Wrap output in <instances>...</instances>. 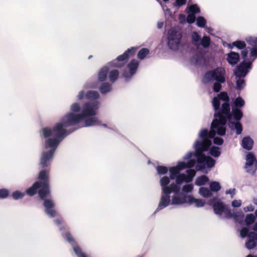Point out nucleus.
I'll use <instances>...</instances> for the list:
<instances>
[{"label": "nucleus", "mask_w": 257, "mask_h": 257, "mask_svg": "<svg viewBox=\"0 0 257 257\" xmlns=\"http://www.w3.org/2000/svg\"><path fill=\"white\" fill-rule=\"evenodd\" d=\"M215 119L212 121L211 124V128L215 129L216 133L220 136H224L225 134V125L227 120L230 121L232 119V115L228 116L223 113H218L215 115Z\"/></svg>", "instance_id": "obj_3"}, {"label": "nucleus", "mask_w": 257, "mask_h": 257, "mask_svg": "<svg viewBox=\"0 0 257 257\" xmlns=\"http://www.w3.org/2000/svg\"><path fill=\"white\" fill-rule=\"evenodd\" d=\"M245 40L248 45L252 47L250 51V56L257 57V37L250 36L246 38Z\"/></svg>", "instance_id": "obj_19"}, {"label": "nucleus", "mask_w": 257, "mask_h": 257, "mask_svg": "<svg viewBox=\"0 0 257 257\" xmlns=\"http://www.w3.org/2000/svg\"><path fill=\"white\" fill-rule=\"evenodd\" d=\"M111 85L108 82L102 83L100 86L99 87V90L100 92L103 94H105L110 92L111 90Z\"/></svg>", "instance_id": "obj_29"}, {"label": "nucleus", "mask_w": 257, "mask_h": 257, "mask_svg": "<svg viewBox=\"0 0 257 257\" xmlns=\"http://www.w3.org/2000/svg\"><path fill=\"white\" fill-rule=\"evenodd\" d=\"M233 218L236 222H238L240 225H242L243 223L244 216L241 211H238L234 213Z\"/></svg>", "instance_id": "obj_32"}, {"label": "nucleus", "mask_w": 257, "mask_h": 257, "mask_svg": "<svg viewBox=\"0 0 257 257\" xmlns=\"http://www.w3.org/2000/svg\"><path fill=\"white\" fill-rule=\"evenodd\" d=\"M65 238L69 242L72 243L74 251L78 256V257H87L84 253L81 252L80 248L76 245L74 244L73 239L69 233H66L65 235Z\"/></svg>", "instance_id": "obj_22"}, {"label": "nucleus", "mask_w": 257, "mask_h": 257, "mask_svg": "<svg viewBox=\"0 0 257 257\" xmlns=\"http://www.w3.org/2000/svg\"><path fill=\"white\" fill-rule=\"evenodd\" d=\"M98 108L99 102L98 101H88L83 105L82 110L80 114L84 119L88 116H95Z\"/></svg>", "instance_id": "obj_7"}, {"label": "nucleus", "mask_w": 257, "mask_h": 257, "mask_svg": "<svg viewBox=\"0 0 257 257\" xmlns=\"http://www.w3.org/2000/svg\"><path fill=\"white\" fill-rule=\"evenodd\" d=\"M221 83H222L218 81H216L214 83L213 90L214 91V92H218L220 91L222 87Z\"/></svg>", "instance_id": "obj_60"}, {"label": "nucleus", "mask_w": 257, "mask_h": 257, "mask_svg": "<svg viewBox=\"0 0 257 257\" xmlns=\"http://www.w3.org/2000/svg\"><path fill=\"white\" fill-rule=\"evenodd\" d=\"M192 43L196 46L198 47L200 45L201 36L197 32H193L191 36Z\"/></svg>", "instance_id": "obj_30"}, {"label": "nucleus", "mask_w": 257, "mask_h": 257, "mask_svg": "<svg viewBox=\"0 0 257 257\" xmlns=\"http://www.w3.org/2000/svg\"><path fill=\"white\" fill-rule=\"evenodd\" d=\"M10 195V191L6 189H0V198L4 199L8 197Z\"/></svg>", "instance_id": "obj_53"}, {"label": "nucleus", "mask_w": 257, "mask_h": 257, "mask_svg": "<svg viewBox=\"0 0 257 257\" xmlns=\"http://www.w3.org/2000/svg\"><path fill=\"white\" fill-rule=\"evenodd\" d=\"M137 50V47H134L128 49L122 54L118 56L112 61V65L114 67H121L127 62L130 57L135 55Z\"/></svg>", "instance_id": "obj_8"}, {"label": "nucleus", "mask_w": 257, "mask_h": 257, "mask_svg": "<svg viewBox=\"0 0 257 257\" xmlns=\"http://www.w3.org/2000/svg\"><path fill=\"white\" fill-rule=\"evenodd\" d=\"M188 201L190 203H195L197 207H202L205 204V202L201 199L194 198L193 197L189 196L188 197Z\"/></svg>", "instance_id": "obj_36"}, {"label": "nucleus", "mask_w": 257, "mask_h": 257, "mask_svg": "<svg viewBox=\"0 0 257 257\" xmlns=\"http://www.w3.org/2000/svg\"><path fill=\"white\" fill-rule=\"evenodd\" d=\"M240 235L242 238L248 237L245 246L248 249H253L257 245V234L254 231H257V226H245L241 229H239ZM246 257H254L249 254ZM257 257V256H255Z\"/></svg>", "instance_id": "obj_2"}, {"label": "nucleus", "mask_w": 257, "mask_h": 257, "mask_svg": "<svg viewBox=\"0 0 257 257\" xmlns=\"http://www.w3.org/2000/svg\"><path fill=\"white\" fill-rule=\"evenodd\" d=\"M199 193L204 197L207 198L212 195L211 190L206 187H201L199 189Z\"/></svg>", "instance_id": "obj_43"}, {"label": "nucleus", "mask_w": 257, "mask_h": 257, "mask_svg": "<svg viewBox=\"0 0 257 257\" xmlns=\"http://www.w3.org/2000/svg\"><path fill=\"white\" fill-rule=\"evenodd\" d=\"M83 119L81 114L69 112L64 116L61 119L64 127L73 126L79 123Z\"/></svg>", "instance_id": "obj_9"}, {"label": "nucleus", "mask_w": 257, "mask_h": 257, "mask_svg": "<svg viewBox=\"0 0 257 257\" xmlns=\"http://www.w3.org/2000/svg\"><path fill=\"white\" fill-rule=\"evenodd\" d=\"M255 220V216L253 214H248L244 218V220L245 222V225H251L254 223Z\"/></svg>", "instance_id": "obj_41"}, {"label": "nucleus", "mask_w": 257, "mask_h": 257, "mask_svg": "<svg viewBox=\"0 0 257 257\" xmlns=\"http://www.w3.org/2000/svg\"><path fill=\"white\" fill-rule=\"evenodd\" d=\"M39 180L26 190V193L34 196L38 193L40 198L44 201L43 206L45 211L51 217L56 215L57 212L54 209L55 203L51 199H47L51 195L49 184V169H44L40 171L38 175Z\"/></svg>", "instance_id": "obj_1"}, {"label": "nucleus", "mask_w": 257, "mask_h": 257, "mask_svg": "<svg viewBox=\"0 0 257 257\" xmlns=\"http://www.w3.org/2000/svg\"><path fill=\"white\" fill-rule=\"evenodd\" d=\"M119 75V72L117 70H112L108 73V77L109 80L112 82L114 83L118 79Z\"/></svg>", "instance_id": "obj_33"}, {"label": "nucleus", "mask_w": 257, "mask_h": 257, "mask_svg": "<svg viewBox=\"0 0 257 257\" xmlns=\"http://www.w3.org/2000/svg\"><path fill=\"white\" fill-rule=\"evenodd\" d=\"M204 79L207 82L211 80L224 83L225 81V74L224 70L221 68H217L212 70L207 71L204 76Z\"/></svg>", "instance_id": "obj_6"}, {"label": "nucleus", "mask_w": 257, "mask_h": 257, "mask_svg": "<svg viewBox=\"0 0 257 257\" xmlns=\"http://www.w3.org/2000/svg\"><path fill=\"white\" fill-rule=\"evenodd\" d=\"M109 68L107 67H103L98 73V80L99 82H104L108 73Z\"/></svg>", "instance_id": "obj_25"}, {"label": "nucleus", "mask_w": 257, "mask_h": 257, "mask_svg": "<svg viewBox=\"0 0 257 257\" xmlns=\"http://www.w3.org/2000/svg\"><path fill=\"white\" fill-rule=\"evenodd\" d=\"M245 85V81L243 79H239L236 81V89L238 90L242 89Z\"/></svg>", "instance_id": "obj_56"}, {"label": "nucleus", "mask_w": 257, "mask_h": 257, "mask_svg": "<svg viewBox=\"0 0 257 257\" xmlns=\"http://www.w3.org/2000/svg\"><path fill=\"white\" fill-rule=\"evenodd\" d=\"M187 13H190L195 15L200 12V10L198 6L196 4L192 5L188 7Z\"/></svg>", "instance_id": "obj_38"}, {"label": "nucleus", "mask_w": 257, "mask_h": 257, "mask_svg": "<svg viewBox=\"0 0 257 257\" xmlns=\"http://www.w3.org/2000/svg\"><path fill=\"white\" fill-rule=\"evenodd\" d=\"M85 97L88 99L96 100L99 97V94L96 91L89 90L86 93Z\"/></svg>", "instance_id": "obj_37"}, {"label": "nucleus", "mask_w": 257, "mask_h": 257, "mask_svg": "<svg viewBox=\"0 0 257 257\" xmlns=\"http://www.w3.org/2000/svg\"><path fill=\"white\" fill-rule=\"evenodd\" d=\"M251 65L252 61H242L236 67V70L234 71L235 75L239 78L244 77L248 73V70L251 68Z\"/></svg>", "instance_id": "obj_12"}, {"label": "nucleus", "mask_w": 257, "mask_h": 257, "mask_svg": "<svg viewBox=\"0 0 257 257\" xmlns=\"http://www.w3.org/2000/svg\"><path fill=\"white\" fill-rule=\"evenodd\" d=\"M187 0H176L175 2L173 4V6L175 7H181L185 5L186 3Z\"/></svg>", "instance_id": "obj_59"}, {"label": "nucleus", "mask_w": 257, "mask_h": 257, "mask_svg": "<svg viewBox=\"0 0 257 257\" xmlns=\"http://www.w3.org/2000/svg\"><path fill=\"white\" fill-rule=\"evenodd\" d=\"M54 154L52 151H45L42 153L40 162L41 168H47L50 165Z\"/></svg>", "instance_id": "obj_16"}, {"label": "nucleus", "mask_w": 257, "mask_h": 257, "mask_svg": "<svg viewBox=\"0 0 257 257\" xmlns=\"http://www.w3.org/2000/svg\"><path fill=\"white\" fill-rule=\"evenodd\" d=\"M232 117L237 121H239L243 116V113L238 108H232L231 112Z\"/></svg>", "instance_id": "obj_27"}, {"label": "nucleus", "mask_w": 257, "mask_h": 257, "mask_svg": "<svg viewBox=\"0 0 257 257\" xmlns=\"http://www.w3.org/2000/svg\"><path fill=\"white\" fill-rule=\"evenodd\" d=\"M245 168L249 173H254L257 169V160L254 155L249 152L246 156Z\"/></svg>", "instance_id": "obj_13"}, {"label": "nucleus", "mask_w": 257, "mask_h": 257, "mask_svg": "<svg viewBox=\"0 0 257 257\" xmlns=\"http://www.w3.org/2000/svg\"><path fill=\"white\" fill-rule=\"evenodd\" d=\"M176 179V184L177 185L180 186V185L184 182H187V175L185 174H180L178 176L175 178Z\"/></svg>", "instance_id": "obj_40"}, {"label": "nucleus", "mask_w": 257, "mask_h": 257, "mask_svg": "<svg viewBox=\"0 0 257 257\" xmlns=\"http://www.w3.org/2000/svg\"><path fill=\"white\" fill-rule=\"evenodd\" d=\"M210 154L214 157H219L221 154L219 148L216 146H212L210 149Z\"/></svg>", "instance_id": "obj_44"}, {"label": "nucleus", "mask_w": 257, "mask_h": 257, "mask_svg": "<svg viewBox=\"0 0 257 257\" xmlns=\"http://www.w3.org/2000/svg\"><path fill=\"white\" fill-rule=\"evenodd\" d=\"M229 125L230 127H231L232 125L234 126V128L236 130V133L237 135L241 134L242 131V126L240 122L239 121L231 122L230 120L229 121Z\"/></svg>", "instance_id": "obj_35"}, {"label": "nucleus", "mask_w": 257, "mask_h": 257, "mask_svg": "<svg viewBox=\"0 0 257 257\" xmlns=\"http://www.w3.org/2000/svg\"><path fill=\"white\" fill-rule=\"evenodd\" d=\"M212 104L215 111L214 115V117H215V115L220 112L221 110V108H220V101L219 98L217 97H214L212 101Z\"/></svg>", "instance_id": "obj_28"}, {"label": "nucleus", "mask_w": 257, "mask_h": 257, "mask_svg": "<svg viewBox=\"0 0 257 257\" xmlns=\"http://www.w3.org/2000/svg\"><path fill=\"white\" fill-rule=\"evenodd\" d=\"M25 196V194L19 191H14L12 194V197L15 200H18L23 198Z\"/></svg>", "instance_id": "obj_52"}, {"label": "nucleus", "mask_w": 257, "mask_h": 257, "mask_svg": "<svg viewBox=\"0 0 257 257\" xmlns=\"http://www.w3.org/2000/svg\"><path fill=\"white\" fill-rule=\"evenodd\" d=\"M188 14V15L186 17L187 22L190 24L194 23L196 19L195 15L190 13Z\"/></svg>", "instance_id": "obj_55"}, {"label": "nucleus", "mask_w": 257, "mask_h": 257, "mask_svg": "<svg viewBox=\"0 0 257 257\" xmlns=\"http://www.w3.org/2000/svg\"><path fill=\"white\" fill-rule=\"evenodd\" d=\"M54 223L56 225H61L64 224L65 223V221L62 217L59 216L55 219Z\"/></svg>", "instance_id": "obj_64"}, {"label": "nucleus", "mask_w": 257, "mask_h": 257, "mask_svg": "<svg viewBox=\"0 0 257 257\" xmlns=\"http://www.w3.org/2000/svg\"><path fill=\"white\" fill-rule=\"evenodd\" d=\"M193 186L192 184H187L182 187V191L186 193H189L192 191Z\"/></svg>", "instance_id": "obj_58"}, {"label": "nucleus", "mask_w": 257, "mask_h": 257, "mask_svg": "<svg viewBox=\"0 0 257 257\" xmlns=\"http://www.w3.org/2000/svg\"><path fill=\"white\" fill-rule=\"evenodd\" d=\"M232 45L237 47L238 49L242 50L244 49L246 47V44L244 41L237 40L235 42H233L232 43Z\"/></svg>", "instance_id": "obj_45"}, {"label": "nucleus", "mask_w": 257, "mask_h": 257, "mask_svg": "<svg viewBox=\"0 0 257 257\" xmlns=\"http://www.w3.org/2000/svg\"><path fill=\"white\" fill-rule=\"evenodd\" d=\"M71 112L74 113L79 112L81 110L80 105L78 103H73L70 107Z\"/></svg>", "instance_id": "obj_49"}, {"label": "nucleus", "mask_w": 257, "mask_h": 257, "mask_svg": "<svg viewBox=\"0 0 257 257\" xmlns=\"http://www.w3.org/2000/svg\"><path fill=\"white\" fill-rule=\"evenodd\" d=\"M88 118H85V125L86 126H89L94 125H100L101 122L96 117L88 116Z\"/></svg>", "instance_id": "obj_26"}, {"label": "nucleus", "mask_w": 257, "mask_h": 257, "mask_svg": "<svg viewBox=\"0 0 257 257\" xmlns=\"http://www.w3.org/2000/svg\"><path fill=\"white\" fill-rule=\"evenodd\" d=\"M205 163L208 168H212L214 166L215 161L211 157L208 156Z\"/></svg>", "instance_id": "obj_54"}, {"label": "nucleus", "mask_w": 257, "mask_h": 257, "mask_svg": "<svg viewBox=\"0 0 257 257\" xmlns=\"http://www.w3.org/2000/svg\"><path fill=\"white\" fill-rule=\"evenodd\" d=\"M217 97L220 100H223L224 102L222 104L221 110H220V113H223L229 116L231 114L230 111V105L229 103V97L227 92L225 91L221 92L218 95Z\"/></svg>", "instance_id": "obj_11"}, {"label": "nucleus", "mask_w": 257, "mask_h": 257, "mask_svg": "<svg viewBox=\"0 0 257 257\" xmlns=\"http://www.w3.org/2000/svg\"><path fill=\"white\" fill-rule=\"evenodd\" d=\"M239 60V55L238 53L231 51L227 54V61L229 64L234 65Z\"/></svg>", "instance_id": "obj_23"}, {"label": "nucleus", "mask_w": 257, "mask_h": 257, "mask_svg": "<svg viewBox=\"0 0 257 257\" xmlns=\"http://www.w3.org/2000/svg\"><path fill=\"white\" fill-rule=\"evenodd\" d=\"M206 24V20L201 16L198 17L196 19V25L197 26L204 28Z\"/></svg>", "instance_id": "obj_48"}, {"label": "nucleus", "mask_w": 257, "mask_h": 257, "mask_svg": "<svg viewBox=\"0 0 257 257\" xmlns=\"http://www.w3.org/2000/svg\"><path fill=\"white\" fill-rule=\"evenodd\" d=\"M64 127V126L62 122L57 123L53 128H43V135L45 138L53 137V138L61 139L67 135V130Z\"/></svg>", "instance_id": "obj_4"}, {"label": "nucleus", "mask_w": 257, "mask_h": 257, "mask_svg": "<svg viewBox=\"0 0 257 257\" xmlns=\"http://www.w3.org/2000/svg\"><path fill=\"white\" fill-rule=\"evenodd\" d=\"M244 104H245L244 101L240 96L237 97L235 100L234 105L236 107V108L241 107L243 106H244Z\"/></svg>", "instance_id": "obj_50"}, {"label": "nucleus", "mask_w": 257, "mask_h": 257, "mask_svg": "<svg viewBox=\"0 0 257 257\" xmlns=\"http://www.w3.org/2000/svg\"><path fill=\"white\" fill-rule=\"evenodd\" d=\"M199 137L202 139V141H196L194 145L210 148L211 145V141L208 139V130H202L199 134Z\"/></svg>", "instance_id": "obj_15"}, {"label": "nucleus", "mask_w": 257, "mask_h": 257, "mask_svg": "<svg viewBox=\"0 0 257 257\" xmlns=\"http://www.w3.org/2000/svg\"><path fill=\"white\" fill-rule=\"evenodd\" d=\"M195 148V156L197 157L198 164L204 163L206 162L207 157L204 154L203 152L207 151L209 148L194 145Z\"/></svg>", "instance_id": "obj_17"}, {"label": "nucleus", "mask_w": 257, "mask_h": 257, "mask_svg": "<svg viewBox=\"0 0 257 257\" xmlns=\"http://www.w3.org/2000/svg\"><path fill=\"white\" fill-rule=\"evenodd\" d=\"M170 178L167 176H164L161 178L160 184L162 191L167 193H168L169 191H173L176 194L178 193L180 191L181 187L177 185L175 183H172L169 186H168L170 182Z\"/></svg>", "instance_id": "obj_10"}, {"label": "nucleus", "mask_w": 257, "mask_h": 257, "mask_svg": "<svg viewBox=\"0 0 257 257\" xmlns=\"http://www.w3.org/2000/svg\"><path fill=\"white\" fill-rule=\"evenodd\" d=\"M173 191H169L168 193L163 192L162 193L161 198L159 203L157 210L162 209L168 206L170 203V194Z\"/></svg>", "instance_id": "obj_18"}, {"label": "nucleus", "mask_w": 257, "mask_h": 257, "mask_svg": "<svg viewBox=\"0 0 257 257\" xmlns=\"http://www.w3.org/2000/svg\"><path fill=\"white\" fill-rule=\"evenodd\" d=\"M209 181V178L205 175H202L198 177L195 180V184L200 186L206 184Z\"/></svg>", "instance_id": "obj_31"}, {"label": "nucleus", "mask_w": 257, "mask_h": 257, "mask_svg": "<svg viewBox=\"0 0 257 257\" xmlns=\"http://www.w3.org/2000/svg\"><path fill=\"white\" fill-rule=\"evenodd\" d=\"M182 38V33L175 29H170L168 33V45L173 50H178Z\"/></svg>", "instance_id": "obj_5"}, {"label": "nucleus", "mask_w": 257, "mask_h": 257, "mask_svg": "<svg viewBox=\"0 0 257 257\" xmlns=\"http://www.w3.org/2000/svg\"><path fill=\"white\" fill-rule=\"evenodd\" d=\"M180 171L179 169L176 167H170L169 169L170 179L174 180L180 174Z\"/></svg>", "instance_id": "obj_34"}, {"label": "nucleus", "mask_w": 257, "mask_h": 257, "mask_svg": "<svg viewBox=\"0 0 257 257\" xmlns=\"http://www.w3.org/2000/svg\"><path fill=\"white\" fill-rule=\"evenodd\" d=\"M211 40L209 36H204L201 39L200 45H201L204 48H208L210 45Z\"/></svg>", "instance_id": "obj_42"}, {"label": "nucleus", "mask_w": 257, "mask_h": 257, "mask_svg": "<svg viewBox=\"0 0 257 257\" xmlns=\"http://www.w3.org/2000/svg\"><path fill=\"white\" fill-rule=\"evenodd\" d=\"M187 173L188 174V176H187V179L188 180H187V182L188 183L192 181L193 177L196 174V171L193 169H189L187 171Z\"/></svg>", "instance_id": "obj_51"}, {"label": "nucleus", "mask_w": 257, "mask_h": 257, "mask_svg": "<svg viewBox=\"0 0 257 257\" xmlns=\"http://www.w3.org/2000/svg\"><path fill=\"white\" fill-rule=\"evenodd\" d=\"M223 139L219 137H215L213 139V142L217 145H221L223 143Z\"/></svg>", "instance_id": "obj_61"}, {"label": "nucleus", "mask_w": 257, "mask_h": 257, "mask_svg": "<svg viewBox=\"0 0 257 257\" xmlns=\"http://www.w3.org/2000/svg\"><path fill=\"white\" fill-rule=\"evenodd\" d=\"M221 189L220 184L216 181H213L210 184V189L211 191L217 192Z\"/></svg>", "instance_id": "obj_46"}, {"label": "nucleus", "mask_w": 257, "mask_h": 257, "mask_svg": "<svg viewBox=\"0 0 257 257\" xmlns=\"http://www.w3.org/2000/svg\"><path fill=\"white\" fill-rule=\"evenodd\" d=\"M215 200V198H213L211 200V202H214L213 204V208L214 213L216 214L221 215L222 214L223 211H224V209L226 206L220 200H218L216 202H214Z\"/></svg>", "instance_id": "obj_20"}, {"label": "nucleus", "mask_w": 257, "mask_h": 257, "mask_svg": "<svg viewBox=\"0 0 257 257\" xmlns=\"http://www.w3.org/2000/svg\"><path fill=\"white\" fill-rule=\"evenodd\" d=\"M178 19L180 21V23L181 24H184L187 22L186 17L184 14H179L178 16Z\"/></svg>", "instance_id": "obj_63"}, {"label": "nucleus", "mask_w": 257, "mask_h": 257, "mask_svg": "<svg viewBox=\"0 0 257 257\" xmlns=\"http://www.w3.org/2000/svg\"><path fill=\"white\" fill-rule=\"evenodd\" d=\"M181 199L180 197L178 196H174L173 197L172 199V204H180Z\"/></svg>", "instance_id": "obj_62"}, {"label": "nucleus", "mask_w": 257, "mask_h": 257, "mask_svg": "<svg viewBox=\"0 0 257 257\" xmlns=\"http://www.w3.org/2000/svg\"><path fill=\"white\" fill-rule=\"evenodd\" d=\"M253 145V141L249 137H245L241 142L242 148L246 150L249 151L252 149Z\"/></svg>", "instance_id": "obj_24"}, {"label": "nucleus", "mask_w": 257, "mask_h": 257, "mask_svg": "<svg viewBox=\"0 0 257 257\" xmlns=\"http://www.w3.org/2000/svg\"><path fill=\"white\" fill-rule=\"evenodd\" d=\"M223 213H224L226 217L230 218L233 217L234 212L232 213L231 212V210L230 209H228L227 207V206H226V207L224 209V211H223Z\"/></svg>", "instance_id": "obj_57"}, {"label": "nucleus", "mask_w": 257, "mask_h": 257, "mask_svg": "<svg viewBox=\"0 0 257 257\" xmlns=\"http://www.w3.org/2000/svg\"><path fill=\"white\" fill-rule=\"evenodd\" d=\"M139 65V62L138 60L132 59L127 65L129 71H124L122 74V76L126 79H131L136 73Z\"/></svg>", "instance_id": "obj_14"}, {"label": "nucleus", "mask_w": 257, "mask_h": 257, "mask_svg": "<svg viewBox=\"0 0 257 257\" xmlns=\"http://www.w3.org/2000/svg\"><path fill=\"white\" fill-rule=\"evenodd\" d=\"M156 170L158 174L160 175L166 174L168 171V168L164 166H157Z\"/></svg>", "instance_id": "obj_47"}, {"label": "nucleus", "mask_w": 257, "mask_h": 257, "mask_svg": "<svg viewBox=\"0 0 257 257\" xmlns=\"http://www.w3.org/2000/svg\"><path fill=\"white\" fill-rule=\"evenodd\" d=\"M60 141L59 139L56 138L53 139L49 138L45 142V148L46 149L51 148V150L49 151H52L53 153L54 154Z\"/></svg>", "instance_id": "obj_21"}, {"label": "nucleus", "mask_w": 257, "mask_h": 257, "mask_svg": "<svg viewBox=\"0 0 257 257\" xmlns=\"http://www.w3.org/2000/svg\"><path fill=\"white\" fill-rule=\"evenodd\" d=\"M150 51L148 48H142L138 52L137 57L139 59H144L149 53Z\"/></svg>", "instance_id": "obj_39"}]
</instances>
